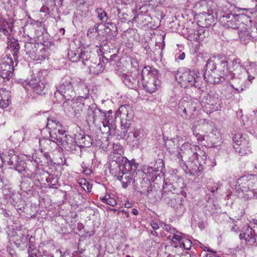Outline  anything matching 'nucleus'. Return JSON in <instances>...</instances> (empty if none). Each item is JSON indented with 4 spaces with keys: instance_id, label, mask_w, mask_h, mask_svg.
Segmentation results:
<instances>
[{
    "instance_id": "1",
    "label": "nucleus",
    "mask_w": 257,
    "mask_h": 257,
    "mask_svg": "<svg viewBox=\"0 0 257 257\" xmlns=\"http://www.w3.org/2000/svg\"><path fill=\"white\" fill-rule=\"evenodd\" d=\"M83 92L84 94V96H81V99H85L86 100V105L89 106L87 111V120L88 122L94 123L95 121L101 117V119L104 120L102 121L103 125L104 127L108 126L110 129V127L113 128L115 126V122L116 120V116L115 113L114 115H112V111L111 110L108 111L107 113L102 112L100 109L97 108L95 106H90L87 103L88 101H90L89 99V90L86 85H85V88L83 89Z\"/></svg>"
},
{
    "instance_id": "2",
    "label": "nucleus",
    "mask_w": 257,
    "mask_h": 257,
    "mask_svg": "<svg viewBox=\"0 0 257 257\" xmlns=\"http://www.w3.org/2000/svg\"><path fill=\"white\" fill-rule=\"evenodd\" d=\"M141 76L143 87L147 92L153 93L160 87L161 76L157 69L149 66L145 67Z\"/></svg>"
},
{
    "instance_id": "3",
    "label": "nucleus",
    "mask_w": 257,
    "mask_h": 257,
    "mask_svg": "<svg viewBox=\"0 0 257 257\" xmlns=\"http://www.w3.org/2000/svg\"><path fill=\"white\" fill-rule=\"evenodd\" d=\"M235 189L239 193L242 192L247 199L254 197L257 189V177L252 175L240 177L236 182Z\"/></svg>"
},
{
    "instance_id": "4",
    "label": "nucleus",
    "mask_w": 257,
    "mask_h": 257,
    "mask_svg": "<svg viewBox=\"0 0 257 257\" xmlns=\"http://www.w3.org/2000/svg\"><path fill=\"white\" fill-rule=\"evenodd\" d=\"M121 117V127L122 130V133L124 136H125L127 133H128V136L126 139L128 142H135L137 141L139 138L140 131L135 128L133 125L132 122V116L128 115V113L123 112L120 113Z\"/></svg>"
},
{
    "instance_id": "5",
    "label": "nucleus",
    "mask_w": 257,
    "mask_h": 257,
    "mask_svg": "<svg viewBox=\"0 0 257 257\" xmlns=\"http://www.w3.org/2000/svg\"><path fill=\"white\" fill-rule=\"evenodd\" d=\"M50 140H46L44 138L39 139L40 146L41 147H45L46 144H48L49 141H52L58 146H62L65 148H68L69 143L68 142L67 136L64 130L60 128L59 126L55 129H52L49 132Z\"/></svg>"
},
{
    "instance_id": "6",
    "label": "nucleus",
    "mask_w": 257,
    "mask_h": 257,
    "mask_svg": "<svg viewBox=\"0 0 257 257\" xmlns=\"http://www.w3.org/2000/svg\"><path fill=\"white\" fill-rule=\"evenodd\" d=\"M76 94L73 90L72 79L69 76H65L62 79L61 84L56 86L55 92V97H60L65 99L74 98Z\"/></svg>"
},
{
    "instance_id": "7",
    "label": "nucleus",
    "mask_w": 257,
    "mask_h": 257,
    "mask_svg": "<svg viewBox=\"0 0 257 257\" xmlns=\"http://www.w3.org/2000/svg\"><path fill=\"white\" fill-rule=\"evenodd\" d=\"M175 77L176 80L185 88L193 86L195 87H199L201 78L193 70L187 69L182 74H177Z\"/></svg>"
},
{
    "instance_id": "8",
    "label": "nucleus",
    "mask_w": 257,
    "mask_h": 257,
    "mask_svg": "<svg viewBox=\"0 0 257 257\" xmlns=\"http://www.w3.org/2000/svg\"><path fill=\"white\" fill-rule=\"evenodd\" d=\"M134 188L141 194L146 193L147 187L150 186V181L146 173L142 170H138L134 176Z\"/></svg>"
},
{
    "instance_id": "9",
    "label": "nucleus",
    "mask_w": 257,
    "mask_h": 257,
    "mask_svg": "<svg viewBox=\"0 0 257 257\" xmlns=\"http://www.w3.org/2000/svg\"><path fill=\"white\" fill-rule=\"evenodd\" d=\"M237 16L230 12H223L220 16V22L222 25L225 28L238 30L240 27V24L243 23L240 22Z\"/></svg>"
},
{
    "instance_id": "10",
    "label": "nucleus",
    "mask_w": 257,
    "mask_h": 257,
    "mask_svg": "<svg viewBox=\"0 0 257 257\" xmlns=\"http://www.w3.org/2000/svg\"><path fill=\"white\" fill-rule=\"evenodd\" d=\"M209 126L212 128L211 131L206 133V141L210 143L212 147H216V144L221 141V134L212 121H208L207 123H204L203 125L204 130L208 128Z\"/></svg>"
},
{
    "instance_id": "11",
    "label": "nucleus",
    "mask_w": 257,
    "mask_h": 257,
    "mask_svg": "<svg viewBox=\"0 0 257 257\" xmlns=\"http://www.w3.org/2000/svg\"><path fill=\"white\" fill-rule=\"evenodd\" d=\"M235 151L240 156H244L249 152L248 141L242 135L235 134L232 139Z\"/></svg>"
},
{
    "instance_id": "12",
    "label": "nucleus",
    "mask_w": 257,
    "mask_h": 257,
    "mask_svg": "<svg viewBox=\"0 0 257 257\" xmlns=\"http://www.w3.org/2000/svg\"><path fill=\"white\" fill-rule=\"evenodd\" d=\"M9 239L17 247H20L21 245L25 246L29 240V234L28 231L24 229L13 230L9 234Z\"/></svg>"
},
{
    "instance_id": "13",
    "label": "nucleus",
    "mask_w": 257,
    "mask_h": 257,
    "mask_svg": "<svg viewBox=\"0 0 257 257\" xmlns=\"http://www.w3.org/2000/svg\"><path fill=\"white\" fill-rule=\"evenodd\" d=\"M239 238L241 240L244 239L249 245L254 243L257 245V222L244 228L239 234Z\"/></svg>"
},
{
    "instance_id": "14",
    "label": "nucleus",
    "mask_w": 257,
    "mask_h": 257,
    "mask_svg": "<svg viewBox=\"0 0 257 257\" xmlns=\"http://www.w3.org/2000/svg\"><path fill=\"white\" fill-rule=\"evenodd\" d=\"M24 87L28 89V86H30L34 92L41 95L45 93L46 81L44 78H33L29 82H25L23 83Z\"/></svg>"
},
{
    "instance_id": "15",
    "label": "nucleus",
    "mask_w": 257,
    "mask_h": 257,
    "mask_svg": "<svg viewBox=\"0 0 257 257\" xmlns=\"http://www.w3.org/2000/svg\"><path fill=\"white\" fill-rule=\"evenodd\" d=\"M110 163L109 164V172L111 175H116L119 172L124 163L126 162L127 158L122 156V155H117L111 153L109 156Z\"/></svg>"
},
{
    "instance_id": "16",
    "label": "nucleus",
    "mask_w": 257,
    "mask_h": 257,
    "mask_svg": "<svg viewBox=\"0 0 257 257\" xmlns=\"http://www.w3.org/2000/svg\"><path fill=\"white\" fill-rule=\"evenodd\" d=\"M14 61L12 58L8 57L7 60L0 64V77L4 80H9L13 76Z\"/></svg>"
},
{
    "instance_id": "17",
    "label": "nucleus",
    "mask_w": 257,
    "mask_h": 257,
    "mask_svg": "<svg viewBox=\"0 0 257 257\" xmlns=\"http://www.w3.org/2000/svg\"><path fill=\"white\" fill-rule=\"evenodd\" d=\"M250 26L247 24H240L239 28L238 29V36L241 43L247 44L251 39H254L255 36H253L251 32H250Z\"/></svg>"
},
{
    "instance_id": "18",
    "label": "nucleus",
    "mask_w": 257,
    "mask_h": 257,
    "mask_svg": "<svg viewBox=\"0 0 257 257\" xmlns=\"http://www.w3.org/2000/svg\"><path fill=\"white\" fill-rule=\"evenodd\" d=\"M66 100L62 105L64 111L70 115H76L79 113L80 102L77 101L78 99L76 100L74 98Z\"/></svg>"
},
{
    "instance_id": "19",
    "label": "nucleus",
    "mask_w": 257,
    "mask_h": 257,
    "mask_svg": "<svg viewBox=\"0 0 257 257\" xmlns=\"http://www.w3.org/2000/svg\"><path fill=\"white\" fill-rule=\"evenodd\" d=\"M116 73L120 77L122 81L127 87L131 89H134L137 87L139 82L138 74L135 73L133 75H127L118 70H117Z\"/></svg>"
},
{
    "instance_id": "20",
    "label": "nucleus",
    "mask_w": 257,
    "mask_h": 257,
    "mask_svg": "<svg viewBox=\"0 0 257 257\" xmlns=\"http://www.w3.org/2000/svg\"><path fill=\"white\" fill-rule=\"evenodd\" d=\"M180 150L183 151V154L190 156L192 160L197 159L198 161L197 163H198L199 160L200 161L199 159L198 158V156L199 155L198 151L199 152L200 150L198 146L192 145L189 143L186 142L181 146Z\"/></svg>"
},
{
    "instance_id": "21",
    "label": "nucleus",
    "mask_w": 257,
    "mask_h": 257,
    "mask_svg": "<svg viewBox=\"0 0 257 257\" xmlns=\"http://www.w3.org/2000/svg\"><path fill=\"white\" fill-rule=\"evenodd\" d=\"M7 48L12 53L16 65H17L20 48L18 40L15 39L12 35L7 36Z\"/></svg>"
},
{
    "instance_id": "22",
    "label": "nucleus",
    "mask_w": 257,
    "mask_h": 257,
    "mask_svg": "<svg viewBox=\"0 0 257 257\" xmlns=\"http://www.w3.org/2000/svg\"><path fill=\"white\" fill-rule=\"evenodd\" d=\"M117 177L122 184V187L126 188L133 180V175L131 173L125 171L124 169H120L119 172L116 175H112Z\"/></svg>"
},
{
    "instance_id": "23",
    "label": "nucleus",
    "mask_w": 257,
    "mask_h": 257,
    "mask_svg": "<svg viewBox=\"0 0 257 257\" xmlns=\"http://www.w3.org/2000/svg\"><path fill=\"white\" fill-rule=\"evenodd\" d=\"M218 71H212L210 72H204L203 76L204 80L210 84H219L223 80V78L220 76V74L217 73Z\"/></svg>"
},
{
    "instance_id": "24",
    "label": "nucleus",
    "mask_w": 257,
    "mask_h": 257,
    "mask_svg": "<svg viewBox=\"0 0 257 257\" xmlns=\"http://www.w3.org/2000/svg\"><path fill=\"white\" fill-rule=\"evenodd\" d=\"M48 56V49L45 48L42 44H40L39 48L31 56L30 58L35 61H42L45 60Z\"/></svg>"
},
{
    "instance_id": "25",
    "label": "nucleus",
    "mask_w": 257,
    "mask_h": 257,
    "mask_svg": "<svg viewBox=\"0 0 257 257\" xmlns=\"http://www.w3.org/2000/svg\"><path fill=\"white\" fill-rule=\"evenodd\" d=\"M229 69L227 58L225 57H222L218 66V71L219 72L220 76L223 78V80L226 79L229 74H231Z\"/></svg>"
},
{
    "instance_id": "26",
    "label": "nucleus",
    "mask_w": 257,
    "mask_h": 257,
    "mask_svg": "<svg viewBox=\"0 0 257 257\" xmlns=\"http://www.w3.org/2000/svg\"><path fill=\"white\" fill-rule=\"evenodd\" d=\"M4 163H7L9 165H13L16 163L19 156L16 155V152L14 150H5L2 153Z\"/></svg>"
},
{
    "instance_id": "27",
    "label": "nucleus",
    "mask_w": 257,
    "mask_h": 257,
    "mask_svg": "<svg viewBox=\"0 0 257 257\" xmlns=\"http://www.w3.org/2000/svg\"><path fill=\"white\" fill-rule=\"evenodd\" d=\"M175 196V195H169L167 194H162V198L167 204L173 207L175 209H178V208L181 209L182 207L181 205V200H178L177 201L174 198Z\"/></svg>"
},
{
    "instance_id": "28",
    "label": "nucleus",
    "mask_w": 257,
    "mask_h": 257,
    "mask_svg": "<svg viewBox=\"0 0 257 257\" xmlns=\"http://www.w3.org/2000/svg\"><path fill=\"white\" fill-rule=\"evenodd\" d=\"M204 20L206 22L204 26H202V28H200L197 31V34H196L197 37H199L200 39H203L205 37L204 36H202L205 33V30L204 29V27H209V26L211 25L212 23L214 22V19L212 16L210 15L204 14L203 15Z\"/></svg>"
},
{
    "instance_id": "29",
    "label": "nucleus",
    "mask_w": 257,
    "mask_h": 257,
    "mask_svg": "<svg viewBox=\"0 0 257 257\" xmlns=\"http://www.w3.org/2000/svg\"><path fill=\"white\" fill-rule=\"evenodd\" d=\"M12 31L11 24L4 18L0 17V32L7 37L11 35Z\"/></svg>"
},
{
    "instance_id": "30",
    "label": "nucleus",
    "mask_w": 257,
    "mask_h": 257,
    "mask_svg": "<svg viewBox=\"0 0 257 257\" xmlns=\"http://www.w3.org/2000/svg\"><path fill=\"white\" fill-rule=\"evenodd\" d=\"M195 159V161L192 160V162L189 161L188 166H187L192 174L199 173L203 168V165L201 164V161L199 160L198 163H197L198 159Z\"/></svg>"
},
{
    "instance_id": "31",
    "label": "nucleus",
    "mask_w": 257,
    "mask_h": 257,
    "mask_svg": "<svg viewBox=\"0 0 257 257\" xmlns=\"http://www.w3.org/2000/svg\"><path fill=\"white\" fill-rule=\"evenodd\" d=\"M10 92L3 89L0 90V107L6 108L9 106L10 100Z\"/></svg>"
},
{
    "instance_id": "32",
    "label": "nucleus",
    "mask_w": 257,
    "mask_h": 257,
    "mask_svg": "<svg viewBox=\"0 0 257 257\" xmlns=\"http://www.w3.org/2000/svg\"><path fill=\"white\" fill-rule=\"evenodd\" d=\"M40 43L32 42H26L25 43V51L29 57L31 56L37 50Z\"/></svg>"
},
{
    "instance_id": "33",
    "label": "nucleus",
    "mask_w": 257,
    "mask_h": 257,
    "mask_svg": "<svg viewBox=\"0 0 257 257\" xmlns=\"http://www.w3.org/2000/svg\"><path fill=\"white\" fill-rule=\"evenodd\" d=\"M34 241L35 237L33 236H31L29 237V247L28 250L29 257H39V250L35 247Z\"/></svg>"
},
{
    "instance_id": "34",
    "label": "nucleus",
    "mask_w": 257,
    "mask_h": 257,
    "mask_svg": "<svg viewBox=\"0 0 257 257\" xmlns=\"http://www.w3.org/2000/svg\"><path fill=\"white\" fill-rule=\"evenodd\" d=\"M228 64L231 74H232V72L235 71L238 69L245 70L244 66L242 64L240 60L238 58L234 59Z\"/></svg>"
},
{
    "instance_id": "35",
    "label": "nucleus",
    "mask_w": 257,
    "mask_h": 257,
    "mask_svg": "<svg viewBox=\"0 0 257 257\" xmlns=\"http://www.w3.org/2000/svg\"><path fill=\"white\" fill-rule=\"evenodd\" d=\"M178 112L181 116L186 119H189L191 117L190 111L184 106L183 103L181 100L179 101L178 105Z\"/></svg>"
},
{
    "instance_id": "36",
    "label": "nucleus",
    "mask_w": 257,
    "mask_h": 257,
    "mask_svg": "<svg viewBox=\"0 0 257 257\" xmlns=\"http://www.w3.org/2000/svg\"><path fill=\"white\" fill-rule=\"evenodd\" d=\"M138 166V164L136 163L135 161L130 162L127 159L126 162L124 163L121 169H124L125 171L132 174V173H134L137 170Z\"/></svg>"
},
{
    "instance_id": "37",
    "label": "nucleus",
    "mask_w": 257,
    "mask_h": 257,
    "mask_svg": "<svg viewBox=\"0 0 257 257\" xmlns=\"http://www.w3.org/2000/svg\"><path fill=\"white\" fill-rule=\"evenodd\" d=\"M243 80L235 78L230 85L237 93H240L246 88L245 85H243Z\"/></svg>"
},
{
    "instance_id": "38",
    "label": "nucleus",
    "mask_w": 257,
    "mask_h": 257,
    "mask_svg": "<svg viewBox=\"0 0 257 257\" xmlns=\"http://www.w3.org/2000/svg\"><path fill=\"white\" fill-rule=\"evenodd\" d=\"M175 188L174 186L167 182H165L162 190V194L175 195Z\"/></svg>"
},
{
    "instance_id": "39",
    "label": "nucleus",
    "mask_w": 257,
    "mask_h": 257,
    "mask_svg": "<svg viewBox=\"0 0 257 257\" xmlns=\"http://www.w3.org/2000/svg\"><path fill=\"white\" fill-rule=\"evenodd\" d=\"M14 168L20 173L26 172V162L23 160H21L19 158L17 159V163L13 164Z\"/></svg>"
},
{
    "instance_id": "40",
    "label": "nucleus",
    "mask_w": 257,
    "mask_h": 257,
    "mask_svg": "<svg viewBox=\"0 0 257 257\" xmlns=\"http://www.w3.org/2000/svg\"><path fill=\"white\" fill-rule=\"evenodd\" d=\"M83 60L84 59L83 58ZM87 63L85 62L84 60L82 61V64L84 65V69L85 68V66H88V67H86V72H88L90 73H93V74H98V71H93L92 68H97V69L99 68H101L102 65L100 64L99 63L97 64V65H95V67L93 66H91L89 64V61L88 60H86Z\"/></svg>"
},
{
    "instance_id": "41",
    "label": "nucleus",
    "mask_w": 257,
    "mask_h": 257,
    "mask_svg": "<svg viewBox=\"0 0 257 257\" xmlns=\"http://www.w3.org/2000/svg\"><path fill=\"white\" fill-rule=\"evenodd\" d=\"M60 126V128H62V125L60 122L55 118L50 117L48 118V122L47 126L50 130L55 129L56 127Z\"/></svg>"
},
{
    "instance_id": "42",
    "label": "nucleus",
    "mask_w": 257,
    "mask_h": 257,
    "mask_svg": "<svg viewBox=\"0 0 257 257\" xmlns=\"http://www.w3.org/2000/svg\"><path fill=\"white\" fill-rule=\"evenodd\" d=\"M92 139L89 135H84L81 137V149L91 147Z\"/></svg>"
},
{
    "instance_id": "43",
    "label": "nucleus",
    "mask_w": 257,
    "mask_h": 257,
    "mask_svg": "<svg viewBox=\"0 0 257 257\" xmlns=\"http://www.w3.org/2000/svg\"><path fill=\"white\" fill-rule=\"evenodd\" d=\"M181 100L183 103L184 106L190 111L191 115H193V113L196 110V106H195V104L192 101H189L184 98Z\"/></svg>"
},
{
    "instance_id": "44",
    "label": "nucleus",
    "mask_w": 257,
    "mask_h": 257,
    "mask_svg": "<svg viewBox=\"0 0 257 257\" xmlns=\"http://www.w3.org/2000/svg\"><path fill=\"white\" fill-rule=\"evenodd\" d=\"M252 9L250 8H236L235 12L238 13V14H235V15L238 16L237 18L240 19L241 17L246 16L248 13H251Z\"/></svg>"
},
{
    "instance_id": "45",
    "label": "nucleus",
    "mask_w": 257,
    "mask_h": 257,
    "mask_svg": "<svg viewBox=\"0 0 257 257\" xmlns=\"http://www.w3.org/2000/svg\"><path fill=\"white\" fill-rule=\"evenodd\" d=\"M100 199L103 203H106L111 206H114L116 204V201L113 198L110 196L109 194H106L103 197H100Z\"/></svg>"
},
{
    "instance_id": "46",
    "label": "nucleus",
    "mask_w": 257,
    "mask_h": 257,
    "mask_svg": "<svg viewBox=\"0 0 257 257\" xmlns=\"http://www.w3.org/2000/svg\"><path fill=\"white\" fill-rule=\"evenodd\" d=\"M96 13L97 14V17L100 21L103 22H106L108 17L106 12L101 8H97L95 10Z\"/></svg>"
},
{
    "instance_id": "47",
    "label": "nucleus",
    "mask_w": 257,
    "mask_h": 257,
    "mask_svg": "<svg viewBox=\"0 0 257 257\" xmlns=\"http://www.w3.org/2000/svg\"><path fill=\"white\" fill-rule=\"evenodd\" d=\"M92 189V186L86 180V179H83L81 178V191L82 190L86 193L90 192ZM81 195H84L81 192Z\"/></svg>"
},
{
    "instance_id": "48",
    "label": "nucleus",
    "mask_w": 257,
    "mask_h": 257,
    "mask_svg": "<svg viewBox=\"0 0 257 257\" xmlns=\"http://www.w3.org/2000/svg\"><path fill=\"white\" fill-rule=\"evenodd\" d=\"M204 69V72H210L212 71L216 70V63L214 61L208 59L205 65Z\"/></svg>"
},
{
    "instance_id": "49",
    "label": "nucleus",
    "mask_w": 257,
    "mask_h": 257,
    "mask_svg": "<svg viewBox=\"0 0 257 257\" xmlns=\"http://www.w3.org/2000/svg\"><path fill=\"white\" fill-rule=\"evenodd\" d=\"M160 225L164 230L171 234H174V233L178 232V230H177L175 228L172 227L170 224H166L164 223H161Z\"/></svg>"
},
{
    "instance_id": "50",
    "label": "nucleus",
    "mask_w": 257,
    "mask_h": 257,
    "mask_svg": "<svg viewBox=\"0 0 257 257\" xmlns=\"http://www.w3.org/2000/svg\"><path fill=\"white\" fill-rule=\"evenodd\" d=\"M68 55L70 61L72 62H76L78 61L80 58V55L79 54H76L72 51H69Z\"/></svg>"
},
{
    "instance_id": "51",
    "label": "nucleus",
    "mask_w": 257,
    "mask_h": 257,
    "mask_svg": "<svg viewBox=\"0 0 257 257\" xmlns=\"http://www.w3.org/2000/svg\"><path fill=\"white\" fill-rule=\"evenodd\" d=\"M112 150L113 152H111L112 153L116 154L117 155L123 154L122 147L119 144L114 143L112 146Z\"/></svg>"
},
{
    "instance_id": "52",
    "label": "nucleus",
    "mask_w": 257,
    "mask_h": 257,
    "mask_svg": "<svg viewBox=\"0 0 257 257\" xmlns=\"http://www.w3.org/2000/svg\"><path fill=\"white\" fill-rule=\"evenodd\" d=\"M192 130L193 135L195 136V137L196 138L197 140L198 141H201V142H202L203 141H206V134L203 135L200 134L198 133H196V131H195V127L194 126H193Z\"/></svg>"
},
{
    "instance_id": "53",
    "label": "nucleus",
    "mask_w": 257,
    "mask_h": 257,
    "mask_svg": "<svg viewBox=\"0 0 257 257\" xmlns=\"http://www.w3.org/2000/svg\"><path fill=\"white\" fill-rule=\"evenodd\" d=\"M183 233L181 232H176L173 234V235H170L169 238L170 239H175L177 241H181L183 239L182 235Z\"/></svg>"
},
{
    "instance_id": "54",
    "label": "nucleus",
    "mask_w": 257,
    "mask_h": 257,
    "mask_svg": "<svg viewBox=\"0 0 257 257\" xmlns=\"http://www.w3.org/2000/svg\"><path fill=\"white\" fill-rule=\"evenodd\" d=\"M191 244L190 240L186 239L181 242V246H182L185 249L188 250L191 248Z\"/></svg>"
},
{
    "instance_id": "55",
    "label": "nucleus",
    "mask_w": 257,
    "mask_h": 257,
    "mask_svg": "<svg viewBox=\"0 0 257 257\" xmlns=\"http://www.w3.org/2000/svg\"><path fill=\"white\" fill-rule=\"evenodd\" d=\"M198 158L199 159L200 161H201V164H205L206 161L207 160V156L205 155V153L201 150L199 152V155L198 156Z\"/></svg>"
},
{
    "instance_id": "56",
    "label": "nucleus",
    "mask_w": 257,
    "mask_h": 257,
    "mask_svg": "<svg viewBox=\"0 0 257 257\" xmlns=\"http://www.w3.org/2000/svg\"><path fill=\"white\" fill-rule=\"evenodd\" d=\"M47 182L48 183V185L50 186V188H55V185L57 183V179H54L53 178H49L47 179Z\"/></svg>"
},
{
    "instance_id": "57",
    "label": "nucleus",
    "mask_w": 257,
    "mask_h": 257,
    "mask_svg": "<svg viewBox=\"0 0 257 257\" xmlns=\"http://www.w3.org/2000/svg\"><path fill=\"white\" fill-rule=\"evenodd\" d=\"M98 27V26H97L96 25H94L92 27H90L88 30L87 33V36L90 38L91 37L90 35L92 34L93 33H94V32L97 33Z\"/></svg>"
},
{
    "instance_id": "58",
    "label": "nucleus",
    "mask_w": 257,
    "mask_h": 257,
    "mask_svg": "<svg viewBox=\"0 0 257 257\" xmlns=\"http://www.w3.org/2000/svg\"><path fill=\"white\" fill-rule=\"evenodd\" d=\"M82 198H81V203H83V205L84 206V208L85 209H87L89 210V205H90V201L89 200H86V199H85L83 196H82Z\"/></svg>"
},
{
    "instance_id": "59",
    "label": "nucleus",
    "mask_w": 257,
    "mask_h": 257,
    "mask_svg": "<svg viewBox=\"0 0 257 257\" xmlns=\"http://www.w3.org/2000/svg\"><path fill=\"white\" fill-rule=\"evenodd\" d=\"M78 143L79 142L77 141V140L75 139L74 142L70 147V149L72 150H76L77 148L80 149V145L78 144Z\"/></svg>"
},
{
    "instance_id": "60",
    "label": "nucleus",
    "mask_w": 257,
    "mask_h": 257,
    "mask_svg": "<svg viewBox=\"0 0 257 257\" xmlns=\"http://www.w3.org/2000/svg\"><path fill=\"white\" fill-rule=\"evenodd\" d=\"M41 152L43 153L44 157L46 158L47 163H52V160L50 155L48 153L44 152L42 149Z\"/></svg>"
},
{
    "instance_id": "61",
    "label": "nucleus",
    "mask_w": 257,
    "mask_h": 257,
    "mask_svg": "<svg viewBox=\"0 0 257 257\" xmlns=\"http://www.w3.org/2000/svg\"><path fill=\"white\" fill-rule=\"evenodd\" d=\"M40 12L45 13H46V14L49 15V14H50L49 8L46 6H43L40 9Z\"/></svg>"
},
{
    "instance_id": "62",
    "label": "nucleus",
    "mask_w": 257,
    "mask_h": 257,
    "mask_svg": "<svg viewBox=\"0 0 257 257\" xmlns=\"http://www.w3.org/2000/svg\"><path fill=\"white\" fill-rule=\"evenodd\" d=\"M86 235H85L84 234L81 235V240H83L84 238H85L87 236L90 237L92 236L94 234V231H87L86 233Z\"/></svg>"
},
{
    "instance_id": "63",
    "label": "nucleus",
    "mask_w": 257,
    "mask_h": 257,
    "mask_svg": "<svg viewBox=\"0 0 257 257\" xmlns=\"http://www.w3.org/2000/svg\"><path fill=\"white\" fill-rule=\"evenodd\" d=\"M187 39L190 41H195L197 39V36H196V33H194L193 35L189 34L188 36Z\"/></svg>"
},
{
    "instance_id": "64",
    "label": "nucleus",
    "mask_w": 257,
    "mask_h": 257,
    "mask_svg": "<svg viewBox=\"0 0 257 257\" xmlns=\"http://www.w3.org/2000/svg\"><path fill=\"white\" fill-rule=\"evenodd\" d=\"M154 188L152 186L151 183H150V186L149 187H147V190H146V193L145 194L147 195L148 196L150 195L151 193L153 191Z\"/></svg>"
}]
</instances>
